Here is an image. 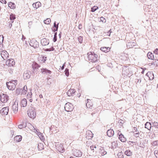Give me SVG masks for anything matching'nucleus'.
Here are the masks:
<instances>
[{
	"instance_id": "nucleus-48",
	"label": "nucleus",
	"mask_w": 158,
	"mask_h": 158,
	"mask_svg": "<svg viewBox=\"0 0 158 158\" xmlns=\"http://www.w3.org/2000/svg\"><path fill=\"white\" fill-rule=\"evenodd\" d=\"M154 53L156 54H158V49L156 48V49H155V50L154 51Z\"/></svg>"
},
{
	"instance_id": "nucleus-45",
	"label": "nucleus",
	"mask_w": 158,
	"mask_h": 158,
	"mask_svg": "<svg viewBox=\"0 0 158 158\" xmlns=\"http://www.w3.org/2000/svg\"><path fill=\"white\" fill-rule=\"evenodd\" d=\"M100 19L101 22H102V23H105L106 22V19L103 17H100Z\"/></svg>"
},
{
	"instance_id": "nucleus-62",
	"label": "nucleus",
	"mask_w": 158,
	"mask_h": 158,
	"mask_svg": "<svg viewBox=\"0 0 158 158\" xmlns=\"http://www.w3.org/2000/svg\"><path fill=\"white\" fill-rule=\"evenodd\" d=\"M131 44V43H128L127 44V46H128Z\"/></svg>"
},
{
	"instance_id": "nucleus-41",
	"label": "nucleus",
	"mask_w": 158,
	"mask_h": 158,
	"mask_svg": "<svg viewBox=\"0 0 158 158\" xmlns=\"http://www.w3.org/2000/svg\"><path fill=\"white\" fill-rule=\"evenodd\" d=\"M90 148L92 150H93V152H97V150L96 149V148L95 146H92L90 147Z\"/></svg>"
},
{
	"instance_id": "nucleus-12",
	"label": "nucleus",
	"mask_w": 158,
	"mask_h": 158,
	"mask_svg": "<svg viewBox=\"0 0 158 158\" xmlns=\"http://www.w3.org/2000/svg\"><path fill=\"white\" fill-rule=\"evenodd\" d=\"M12 109L14 114H16L17 113L18 111V104L17 103H14L12 106Z\"/></svg>"
},
{
	"instance_id": "nucleus-16",
	"label": "nucleus",
	"mask_w": 158,
	"mask_h": 158,
	"mask_svg": "<svg viewBox=\"0 0 158 158\" xmlns=\"http://www.w3.org/2000/svg\"><path fill=\"white\" fill-rule=\"evenodd\" d=\"M75 92V89H70L68 90L67 93L69 96H73Z\"/></svg>"
},
{
	"instance_id": "nucleus-31",
	"label": "nucleus",
	"mask_w": 158,
	"mask_h": 158,
	"mask_svg": "<svg viewBox=\"0 0 158 158\" xmlns=\"http://www.w3.org/2000/svg\"><path fill=\"white\" fill-rule=\"evenodd\" d=\"M147 56L148 58L152 60H153L154 59V56L153 54L151 52H148L147 54Z\"/></svg>"
},
{
	"instance_id": "nucleus-17",
	"label": "nucleus",
	"mask_w": 158,
	"mask_h": 158,
	"mask_svg": "<svg viewBox=\"0 0 158 158\" xmlns=\"http://www.w3.org/2000/svg\"><path fill=\"white\" fill-rule=\"evenodd\" d=\"M133 132L134 133V135L136 137H139V131L137 130V127H134L133 128Z\"/></svg>"
},
{
	"instance_id": "nucleus-59",
	"label": "nucleus",
	"mask_w": 158,
	"mask_h": 158,
	"mask_svg": "<svg viewBox=\"0 0 158 158\" xmlns=\"http://www.w3.org/2000/svg\"><path fill=\"white\" fill-rule=\"evenodd\" d=\"M26 155L25 154V153L24 154V157H27V156H26Z\"/></svg>"
},
{
	"instance_id": "nucleus-21",
	"label": "nucleus",
	"mask_w": 158,
	"mask_h": 158,
	"mask_svg": "<svg viewBox=\"0 0 158 158\" xmlns=\"http://www.w3.org/2000/svg\"><path fill=\"white\" fill-rule=\"evenodd\" d=\"M40 66V65L35 62H33L32 65V68L34 70L38 69Z\"/></svg>"
},
{
	"instance_id": "nucleus-30",
	"label": "nucleus",
	"mask_w": 158,
	"mask_h": 158,
	"mask_svg": "<svg viewBox=\"0 0 158 158\" xmlns=\"http://www.w3.org/2000/svg\"><path fill=\"white\" fill-rule=\"evenodd\" d=\"M8 6L11 9H14L16 7V6L14 3L10 2L8 3Z\"/></svg>"
},
{
	"instance_id": "nucleus-26",
	"label": "nucleus",
	"mask_w": 158,
	"mask_h": 158,
	"mask_svg": "<svg viewBox=\"0 0 158 158\" xmlns=\"http://www.w3.org/2000/svg\"><path fill=\"white\" fill-rule=\"evenodd\" d=\"M22 139V137L21 135H17L15 137L14 140L16 142H20Z\"/></svg>"
},
{
	"instance_id": "nucleus-23",
	"label": "nucleus",
	"mask_w": 158,
	"mask_h": 158,
	"mask_svg": "<svg viewBox=\"0 0 158 158\" xmlns=\"http://www.w3.org/2000/svg\"><path fill=\"white\" fill-rule=\"evenodd\" d=\"M87 102L86 103V106L88 108H90L93 105L92 101L89 99H87Z\"/></svg>"
},
{
	"instance_id": "nucleus-56",
	"label": "nucleus",
	"mask_w": 158,
	"mask_h": 158,
	"mask_svg": "<svg viewBox=\"0 0 158 158\" xmlns=\"http://www.w3.org/2000/svg\"><path fill=\"white\" fill-rule=\"evenodd\" d=\"M39 97L40 98H43V96L42 94H40L39 95Z\"/></svg>"
},
{
	"instance_id": "nucleus-43",
	"label": "nucleus",
	"mask_w": 158,
	"mask_h": 158,
	"mask_svg": "<svg viewBox=\"0 0 158 158\" xmlns=\"http://www.w3.org/2000/svg\"><path fill=\"white\" fill-rule=\"evenodd\" d=\"M65 74L67 76H68L69 75V70L67 69H66L64 71Z\"/></svg>"
},
{
	"instance_id": "nucleus-47",
	"label": "nucleus",
	"mask_w": 158,
	"mask_h": 158,
	"mask_svg": "<svg viewBox=\"0 0 158 158\" xmlns=\"http://www.w3.org/2000/svg\"><path fill=\"white\" fill-rule=\"evenodd\" d=\"M3 37L2 35H0V43H2L3 41Z\"/></svg>"
},
{
	"instance_id": "nucleus-58",
	"label": "nucleus",
	"mask_w": 158,
	"mask_h": 158,
	"mask_svg": "<svg viewBox=\"0 0 158 158\" xmlns=\"http://www.w3.org/2000/svg\"><path fill=\"white\" fill-rule=\"evenodd\" d=\"M29 101H30V102H32L33 101V99L32 98H31L29 100Z\"/></svg>"
},
{
	"instance_id": "nucleus-44",
	"label": "nucleus",
	"mask_w": 158,
	"mask_h": 158,
	"mask_svg": "<svg viewBox=\"0 0 158 158\" xmlns=\"http://www.w3.org/2000/svg\"><path fill=\"white\" fill-rule=\"evenodd\" d=\"M117 156H118V158H123V155L121 153H118L117 155Z\"/></svg>"
},
{
	"instance_id": "nucleus-57",
	"label": "nucleus",
	"mask_w": 158,
	"mask_h": 158,
	"mask_svg": "<svg viewBox=\"0 0 158 158\" xmlns=\"http://www.w3.org/2000/svg\"><path fill=\"white\" fill-rule=\"evenodd\" d=\"M114 143V144H115V146H116H116H117V144H115V142H114L112 143V145H113V144Z\"/></svg>"
},
{
	"instance_id": "nucleus-63",
	"label": "nucleus",
	"mask_w": 158,
	"mask_h": 158,
	"mask_svg": "<svg viewBox=\"0 0 158 158\" xmlns=\"http://www.w3.org/2000/svg\"><path fill=\"white\" fill-rule=\"evenodd\" d=\"M124 55L126 56V57H127V56H128V55L127 54H124Z\"/></svg>"
},
{
	"instance_id": "nucleus-32",
	"label": "nucleus",
	"mask_w": 158,
	"mask_h": 158,
	"mask_svg": "<svg viewBox=\"0 0 158 158\" xmlns=\"http://www.w3.org/2000/svg\"><path fill=\"white\" fill-rule=\"evenodd\" d=\"M38 148L39 150H42L44 149L43 144L42 143H40L38 144Z\"/></svg>"
},
{
	"instance_id": "nucleus-42",
	"label": "nucleus",
	"mask_w": 158,
	"mask_h": 158,
	"mask_svg": "<svg viewBox=\"0 0 158 158\" xmlns=\"http://www.w3.org/2000/svg\"><path fill=\"white\" fill-rule=\"evenodd\" d=\"M15 19V15L11 14L10 16V20H13Z\"/></svg>"
},
{
	"instance_id": "nucleus-34",
	"label": "nucleus",
	"mask_w": 158,
	"mask_h": 158,
	"mask_svg": "<svg viewBox=\"0 0 158 158\" xmlns=\"http://www.w3.org/2000/svg\"><path fill=\"white\" fill-rule=\"evenodd\" d=\"M51 22V19L50 18H47L44 21V23L46 24H49Z\"/></svg>"
},
{
	"instance_id": "nucleus-38",
	"label": "nucleus",
	"mask_w": 158,
	"mask_h": 158,
	"mask_svg": "<svg viewBox=\"0 0 158 158\" xmlns=\"http://www.w3.org/2000/svg\"><path fill=\"white\" fill-rule=\"evenodd\" d=\"M32 96V93L31 92H29L27 95V98H31Z\"/></svg>"
},
{
	"instance_id": "nucleus-3",
	"label": "nucleus",
	"mask_w": 158,
	"mask_h": 158,
	"mask_svg": "<svg viewBox=\"0 0 158 158\" xmlns=\"http://www.w3.org/2000/svg\"><path fill=\"white\" fill-rule=\"evenodd\" d=\"M27 114L30 118L34 119L36 116V113L35 109L33 107L29 108L27 113Z\"/></svg>"
},
{
	"instance_id": "nucleus-51",
	"label": "nucleus",
	"mask_w": 158,
	"mask_h": 158,
	"mask_svg": "<svg viewBox=\"0 0 158 158\" xmlns=\"http://www.w3.org/2000/svg\"><path fill=\"white\" fill-rule=\"evenodd\" d=\"M2 43H0V52H1L2 50V48L3 47Z\"/></svg>"
},
{
	"instance_id": "nucleus-46",
	"label": "nucleus",
	"mask_w": 158,
	"mask_h": 158,
	"mask_svg": "<svg viewBox=\"0 0 158 158\" xmlns=\"http://www.w3.org/2000/svg\"><path fill=\"white\" fill-rule=\"evenodd\" d=\"M57 40V35L55 33V35H54V38L53 39V41L54 42H55Z\"/></svg>"
},
{
	"instance_id": "nucleus-40",
	"label": "nucleus",
	"mask_w": 158,
	"mask_h": 158,
	"mask_svg": "<svg viewBox=\"0 0 158 158\" xmlns=\"http://www.w3.org/2000/svg\"><path fill=\"white\" fill-rule=\"evenodd\" d=\"M98 7L96 6H94L91 8V11L92 12H94L97 9H98Z\"/></svg>"
},
{
	"instance_id": "nucleus-37",
	"label": "nucleus",
	"mask_w": 158,
	"mask_h": 158,
	"mask_svg": "<svg viewBox=\"0 0 158 158\" xmlns=\"http://www.w3.org/2000/svg\"><path fill=\"white\" fill-rule=\"evenodd\" d=\"M152 127H153L156 128H158V123L157 122H155L152 123Z\"/></svg>"
},
{
	"instance_id": "nucleus-15",
	"label": "nucleus",
	"mask_w": 158,
	"mask_h": 158,
	"mask_svg": "<svg viewBox=\"0 0 158 158\" xmlns=\"http://www.w3.org/2000/svg\"><path fill=\"white\" fill-rule=\"evenodd\" d=\"M41 43L43 46L47 45L49 43L48 40L45 38H43L41 40Z\"/></svg>"
},
{
	"instance_id": "nucleus-29",
	"label": "nucleus",
	"mask_w": 158,
	"mask_h": 158,
	"mask_svg": "<svg viewBox=\"0 0 158 158\" xmlns=\"http://www.w3.org/2000/svg\"><path fill=\"white\" fill-rule=\"evenodd\" d=\"M27 93V88L26 85L24 86L23 89H22L21 93L23 94H25Z\"/></svg>"
},
{
	"instance_id": "nucleus-53",
	"label": "nucleus",
	"mask_w": 158,
	"mask_h": 158,
	"mask_svg": "<svg viewBox=\"0 0 158 158\" xmlns=\"http://www.w3.org/2000/svg\"><path fill=\"white\" fill-rule=\"evenodd\" d=\"M157 143V142L155 141L153 142L152 145L154 146L155 145H156Z\"/></svg>"
},
{
	"instance_id": "nucleus-10",
	"label": "nucleus",
	"mask_w": 158,
	"mask_h": 158,
	"mask_svg": "<svg viewBox=\"0 0 158 158\" xmlns=\"http://www.w3.org/2000/svg\"><path fill=\"white\" fill-rule=\"evenodd\" d=\"M129 69L128 68H126V69H123L122 71V74L125 75L130 77L132 74V72H130V74L129 73Z\"/></svg>"
},
{
	"instance_id": "nucleus-60",
	"label": "nucleus",
	"mask_w": 158,
	"mask_h": 158,
	"mask_svg": "<svg viewBox=\"0 0 158 158\" xmlns=\"http://www.w3.org/2000/svg\"><path fill=\"white\" fill-rule=\"evenodd\" d=\"M120 134H121V133H120V131H119V132H118V135L119 136V135H120Z\"/></svg>"
},
{
	"instance_id": "nucleus-55",
	"label": "nucleus",
	"mask_w": 158,
	"mask_h": 158,
	"mask_svg": "<svg viewBox=\"0 0 158 158\" xmlns=\"http://www.w3.org/2000/svg\"><path fill=\"white\" fill-rule=\"evenodd\" d=\"M20 89H17L16 90V93H19V92H20Z\"/></svg>"
},
{
	"instance_id": "nucleus-35",
	"label": "nucleus",
	"mask_w": 158,
	"mask_h": 158,
	"mask_svg": "<svg viewBox=\"0 0 158 158\" xmlns=\"http://www.w3.org/2000/svg\"><path fill=\"white\" fill-rule=\"evenodd\" d=\"M25 79H28L30 77V75L28 73H24L23 75Z\"/></svg>"
},
{
	"instance_id": "nucleus-54",
	"label": "nucleus",
	"mask_w": 158,
	"mask_h": 158,
	"mask_svg": "<svg viewBox=\"0 0 158 158\" xmlns=\"http://www.w3.org/2000/svg\"><path fill=\"white\" fill-rule=\"evenodd\" d=\"M42 58L44 59V60H43V63H45V61L46 60V57H45V59H44V57H42Z\"/></svg>"
},
{
	"instance_id": "nucleus-4",
	"label": "nucleus",
	"mask_w": 158,
	"mask_h": 158,
	"mask_svg": "<svg viewBox=\"0 0 158 158\" xmlns=\"http://www.w3.org/2000/svg\"><path fill=\"white\" fill-rule=\"evenodd\" d=\"M104 140L103 139H102L101 140L100 143H101V144L100 145V147L99 148V153L101 154V155L102 156H104L106 154V152L105 150L104 146L105 145L104 144H102V143H104Z\"/></svg>"
},
{
	"instance_id": "nucleus-13",
	"label": "nucleus",
	"mask_w": 158,
	"mask_h": 158,
	"mask_svg": "<svg viewBox=\"0 0 158 158\" xmlns=\"http://www.w3.org/2000/svg\"><path fill=\"white\" fill-rule=\"evenodd\" d=\"M73 154L74 156L76 157H80L82 155L81 151L77 149H76L73 151Z\"/></svg>"
},
{
	"instance_id": "nucleus-20",
	"label": "nucleus",
	"mask_w": 158,
	"mask_h": 158,
	"mask_svg": "<svg viewBox=\"0 0 158 158\" xmlns=\"http://www.w3.org/2000/svg\"><path fill=\"white\" fill-rule=\"evenodd\" d=\"M20 104L21 106L26 107L27 104V102L26 99L25 98L23 99L21 102Z\"/></svg>"
},
{
	"instance_id": "nucleus-5",
	"label": "nucleus",
	"mask_w": 158,
	"mask_h": 158,
	"mask_svg": "<svg viewBox=\"0 0 158 158\" xmlns=\"http://www.w3.org/2000/svg\"><path fill=\"white\" fill-rule=\"evenodd\" d=\"M0 99L1 102L3 103L7 102L9 100V96L6 94H2L0 95Z\"/></svg>"
},
{
	"instance_id": "nucleus-9",
	"label": "nucleus",
	"mask_w": 158,
	"mask_h": 158,
	"mask_svg": "<svg viewBox=\"0 0 158 158\" xmlns=\"http://www.w3.org/2000/svg\"><path fill=\"white\" fill-rule=\"evenodd\" d=\"M1 55L2 57L4 60L6 59L9 56L8 52L5 50L1 51Z\"/></svg>"
},
{
	"instance_id": "nucleus-24",
	"label": "nucleus",
	"mask_w": 158,
	"mask_h": 158,
	"mask_svg": "<svg viewBox=\"0 0 158 158\" xmlns=\"http://www.w3.org/2000/svg\"><path fill=\"white\" fill-rule=\"evenodd\" d=\"M118 138L122 142H125L126 140V138L124 137L123 135L122 134H120L119 135Z\"/></svg>"
},
{
	"instance_id": "nucleus-8",
	"label": "nucleus",
	"mask_w": 158,
	"mask_h": 158,
	"mask_svg": "<svg viewBox=\"0 0 158 158\" xmlns=\"http://www.w3.org/2000/svg\"><path fill=\"white\" fill-rule=\"evenodd\" d=\"M64 108L66 111L68 112L72 110L73 109V106L70 103H67L65 105Z\"/></svg>"
},
{
	"instance_id": "nucleus-2",
	"label": "nucleus",
	"mask_w": 158,
	"mask_h": 158,
	"mask_svg": "<svg viewBox=\"0 0 158 158\" xmlns=\"http://www.w3.org/2000/svg\"><path fill=\"white\" fill-rule=\"evenodd\" d=\"M17 84V81H11L6 83V85L8 88L10 90H14Z\"/></svg>"
},
{
	"instance_id": "nucleus-36",
	"label": "nucleus",
	"mask_w": 158,
	"mask_h": 158,
	"mask_svg": "<svg viewBox=\"0 0 158 158\" xmlns=\"http://www.w3.org/2000/svg\"><path fill=\"white\" fill-rule=\"evenodd\" d=\"M54 27L52 28V30L54 31H57V30L58 27V24L57 25H56V23H54Z\"/></svg>"
},
{
	"instance_id": "nucleus-7",
	"label": "nucleus",
	"mask_w": 158,
	"mask_h": 158,
	"mask_svg": "<svg viewBox=\"0 0 158 158\" xmlns=\"http://www.w3.org/2000/svg\"><path fill=\"white\" fill-rule=\"evenodd\" d=\"M29 44L31 46L35 48H38L39 47V43L35 39H32L31 40Z\"/></svg>"
},
{
	"instance_id": "nucleus-50",
	"label": "nucleus",
	"mask_w": 158,
	"mask_h": 158,
	"mask_svg": "<svg viewBox=\"0 0 158 158\" xmlns=\"http://www.w3.org/2000/svg\"><path fill=\"white\" fill-rule=\"evenodd\" d=\"M13 22H13H9V26H8V27H9L10 28L11 27H12V23Z\"/></svg>"
},
{
	"instance_id": "nucleus-52",
	"label": "nucleus",
	"mask_w": 158,
	"mask_h": 158,
	"mask_svg": "<svg viewBox=\"0 0 158 158\" xmlns=\"http://www.w3.org/2000/svg\"><path fill=\"white\" fill-rule=\"evenodd\" d=\"M112 32L111 31V29L109 30L108 32H107L106 33L107 35H108L109 36H110V35L111 33Z\"/></svg>"
},
{
	"instance_id": "nucleus-22",
	"label": "nucleus",
	"mask_w": 158,
	"mask_h": 158,
	"mask_svg": "<svg viewBox=\"0 0 158 158\" xmlns=\"http://www.w3.org/2000/svg\"><path fill=\"white\" fill-rule=\"evenodd\" d=\"M58 150L60 152H63L64 150L63 145L61 144H60L57 146V148Z\"/></svg>"
},
{
	"instance_id": "nucleus-25",
	"label": "nucleus",
	"mask_w": 158,
	"mask_h": 158,
	"mask_svg": "<svg viewBox=\"0 0 158 158\" xmlns=\"http://www.w3.org/2000/svg\"><path fill=\"white\" fill-rule=\"evenodd\" d=\"M145 128L149 130H150L152 127L151 124L150 122H147L146 123L145 125Z\"/></svg>"
},
{
	"instance_id": "nucleus-18",
	"label": "nucleus",
	"mask_w": 158,
	"mask_h": 158,
	"mask_svg": "<svg viewBox=\"0 0 158 158\" xmlns=\"http://www.w3.org/2000/svg\"><path fill=\"white\" fill-rule=\"evenodd\" d=\"M114 131L111 129L108 130L107 131V134L109 137L112 136L114 135Z\"/></svg>"
},
{
	"instance_id": "nucleus-39",
	"label": "nucleus",
	"mask_w": 158,
	"mask_h": 158,
	"mask_svg": "<svg viewBox=\"0 0 158 158\" xmlns=\"http://www.w3.org/2000/svg\"><path fill=\"white\" fill-rule=\"evenodd\" d=\"M78 40L80 43H82L83 41V37L81 36H79L78 38Z\"/></svg>"
},
{
	"instance_id": "nucleus-1",
	"label": "nucleus",
	"mask_w": 158,
	"mask_h": 158,
	"mask_svg": "<svg viewBox=\"0 0 158 158\" xmlns=\"http://www.w3.org/2000/svg\"><path fill=\"white\" fill-rule=\"evenodd\" d=\"M88 60L91 62H94L97 61L98 56L93 52H89L88 53Z\"/></svg>"
},
{
	"instance_id": "nucleus-61",
	"label": "nucleus",
	"mask_w": 158,
	"mask_h": 158,
	"mask_svg": "<svg viewBox=\"0 0 158 158\" xmlns=\"http://www.w3.org/2000/svg\"><path fill=\"white\" fill-rule=\"evenodd\" d=\"M155 155L156 156V157H157V153H155Z\"/></svg>"
},
{
	"instance_id": "nucleus-27",
	"label": "nucleus",
	"mask_w": 158,
	"mask_h": 158,
	"mask_svg": "<svg viewBox=\"0 0 158 158\" xmlns=\"http://www.w3.org/2000/svg\"><path fill=\"white\" fill-rule=\"evenodd\" d=\"M41 70L42 73H48V74H51V71L48 70L46 69L42 68L41 69Z\"/></svg>"
},
{
	"instance_id": "nucleus-49",
	"label": "nucleus",
	"mask_w": 158,
	"mask_h": 158,
	"mask_svg": "<svg viewBox=\"0 0 158 158\" xmlns=\"http://www.w3.org/2000/svg\"><path fill=\"white\" fill-rule=\"evenodd\" d=\"M0 2L2 3L6 4V2L5 0H0Z\"/></svg>"
},
{
	"instance_id": "nucleus-28",
	"label": "nucleus",
	"mask_w": 158,
	"mask_h": 158,
	"mask_svg": "<svg viewBox=\"0 0 158 158\" xmlns=\"http://www.w3.org/2000/svg\"><path fill=\"white\" fill-rule=\"evenodd\" d=\"M110 48L109 47H101L100 50L101 51L106 53L110 51Z\"/></svg>"
},
{
	"instance_id": "nucleus-6",
	"label": "nucleus",
	"mask_w": 158,
	"mask_h": 158,
	"mask_svg": "<svg viewBox=\"0 0 158 158\" xmlns=\"http://www.w3.org/2000/svg\"><path fill=\"white\" fill-rule=\"evenodd\" d=\"M15 62L13 59H10L7 60L6 62V64L9 67H13L15 66Z\"/></svg>"
},
{
	"instance_id": "nucleus-33",
	"label": "nucleus",
	"mask_w": 158,
	"mask_h": 158,
	"mask_svg": "<svg viewBox=\"0 0 158 158\" xmlns=\"http://www.w3.org/2000/svg\"><path fill=\"white\" fill-rule=\"evenodd\" d=\"M125 154L128 156H130L132 155V152L129 150H127L125 152Z\"/></svg>"
},
{
	"instance_id": "nucleus-19",
	"label": "nucleus",
	"mask_w": 158,
	"mask_h": 158,
	"mask_svg": "<svg viewBox=\"0 0 158 158\" xmlns=\"http://www.w3.org/2000/svg\"><path fill=\"white\" fill-rule=\"evenodd\" d=\"M41 3L39 2H38L35 3H34L32 5V6L35 9H36L41 6Z\"/></svg>"
},
{
	"instance_id": "nucleus-64",
	"label": "nucleus",
	"mask_w": 158,
	"mask_h": 158,
	"mask_svg": "<svg viewBox=\"0 0 158 158\" xmlns=\"http://www.w3.org/2000/svg\"><path fill=\"white\" fill-rule=\"evenodd\" d=\"M64 65H63L62 66V68H61V69L62 70L64 69Z\"/></svg>"
},
{
	"instance_id": "nucleus-14",
	"label": "nucleus",
	"mask_w": 158,
	"mask_h": 158,
	"mask_svg": "<svg viewBox=\"0 0 158 158\" xmlns=\"http://www.w3.org/2000/svg\"><path fill=\"white\" fill-rule=\"evenodd\" d=\"M93 137V134L91 131L88 130L86 131V139H91Z\"/></svg>"
},
{
	"instance_id": "nucleus-11",
	"label": "nucleus",
	"mask_w": 158,
	"mask_h": 158,
	"mask_svg": "<svg viewBox=\"0 0 158 158\" xmlns=\"http://www.w3.org/2000/svg\"><path fill=\"white\" fill-rule=\"evenodd\" d=\"M8 108L6 107L2 108V109L0 110V113L3 115H7L8 113Z\"/></svg>"
}]
</instances>
